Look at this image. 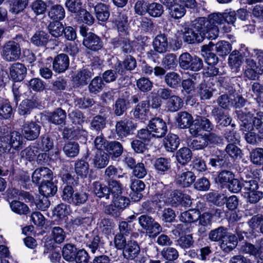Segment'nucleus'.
<instances>
[{
  "instance_id": "obj_1",
  "label": "nucleus",
  "mask_w": 263,
  "mask_h": 263,
  "mask_svg": "<svg viewBox=\"0 0 263 263\" xmlns=\"http://www.w3.org/2000/svg\"><path fill=\"white\" fill-rule=\"evenodd\" d=\"M23 138L17 131H13L6 136L0 137V153L15 154L22 148Z\"/></svg>"
},
{
  "instance_id": "obj_2",
  "label": "nucleus",
  "mask_w": 263,
  "mask_h": 263,
  "mask_svg": "<svg viewBox=\"0 0 263 263\" xmlns=\"http://www.w3.org/2000/svg\"><path fill=\"white\" fill-rule=\"evenodd\" d=\"M258 181L252 179L242 182V195L252 203L257 202L262 197V192L258 191Z\"/></svg>"
},
{
  "instance_id": "obj_3",
  "label": "nucleus",
  "mask_w": 263,
  "mask_h": 263,
  "mask_svg": "<svg viewBox=\"0 0 263 263\" xmlns=\"http://www.w3.org/2000/svg\"><path fill=\"white\" fill-rule=\"evenodd\" d=\"M3 58L7 62H13L20 59L21 49L20 43L14 40L7 42L1 51Z\"/></svg>"
},
{
  "instance_id": "obj_4",
  "label": "nucleus",
  "mask_w": 263,
  "mask_h": 263,
  "mask_svg": "<svg viewBox=\"0 0 263 263\" xmlns=\"http://www.w3.org/2000/svg\"><path fill=\"white\" fill-rule=\"evenodd\" d=\"M141 227L149 235L155 237L162 231V227L154 218L147 215H142L138 218Z\"/></svg>"
},
{
  "instance_id": "obj_5",
  "label": "nucleus",
  "mask_w": 263,
  "mask_h": 263,
  "mask_svg": "<svg viewBox=\"0 0 263 263\" xmlns=\"http://www.w3.org/2000/svg\"><path fill=\"white\" fill-rule=\"evenodd\" d=\"M166 203L174 207L179 205L189 207L192 202L190 196L186 194H183L179 190H174L171 192L167 197Z\"/></svg>"
},
{
  "instance_id": "obj_6",
  "label": "nucleus",
  "mask_w": 263,
  "mask_h": 263,
  "mask_svg": "<svg viewBox=\"0 0 263 263\" xmlns=\"http://www.w3.org/2000/svg\"><path fill=\"white\" fill-rule=\"evenodd\" d=\"M86 244L89 250L93 254L101 253L104 249V242L97 231H93L86 235Z\"/></svg>"
},
{
  "instance_id": "obj_7",
  "label": "nucleus",
  "mask_w": 263,
  "mask_h": 263,
  "mask_svg": "<svg viewBox=\"0 0 263 263\" xmlns=\"http://www.w3.org/2000/svg\"><path fill=\"white\" fill-rule=\"evenodd\" d=\"M147 127L152 132L155 138H160L164 137L167 131V127L165 121L159 117L151 119L148 122Z\"/></svg>"
},
{
  "instance_id": "obj_8",
  "label": "nucleus",
  "mask_w": 263,
  "mask_h": 263,
  "mask_svg": "<svg viewBox=\"0 0 263 263\" xmlns=\"http://www.w3.org/2000/svg\"><path fill=\"white\" fill-rule=\"evenodd\" d=\"M246 69L244 73L245 78L250 80H255L259 78V75L263 73V66L257 65L256 62L250 58H246Z\"/></svg>"
},
{
  "instance_id": "obj_9",
  "label": "nucleus",
  "mask_w": 263,
  "mask_h": 263,
  "mask_svg": "<svg viewBox=\"0 0 263 263\" xmlns=\"http://www.w3.org/2000/svg\"><path fill=\"white\" fill-rule=\"evenodd\" d=\"M136 125L130 119L125 118L116 122V132L117 135L121 138H124L135 129Z\"/></svg>"
},
{
  "instance_id": "obj_10",
  "label": "nucleus",
  "mask_w": 263,
  "mask_h": 263,
  "mask_svg": "<svg viewBox=\"0 0 263 263\" xmlns=\"http://www.w3.org/2000/svg\"><path fill=\"white\" fill-rule=\"evenodd\" d=\"M41 127L34 122H26L22 126L23 135L28 140L36 139L39 136Z\"/></svg>"
},
{
  "instance_id": "obj_11",
  "label": "nucleus",
  "mask_w": 263,
  "mask_h": 263,
  "mask_svg": "<svg viewBox=\"0 0 263 263\" xmlns=\"http://www.w3.org/2000/svg\"><path fill=\"white\" fill-rule=\"evenodd\" d=\"M52 178V172L47 167H41L36 168L32 175V182L36 184H42Z\"/></svg>"
},
{
  "instance_id": "obj_12",
  "label": "nucleus",
  "mask_w": 263,
  "mask_h": 263,
  "mask_svg": "<svg viewBox=\"0 0 263 263\" xmlns=\"http://www.w3.org/2000/svg\"><path fill=\"white\" fill-rule=\"evenodd\" d=\"M93 76L92 70L83 68L78 70L73 76V83L76 87L86 85L88 81Z\"/></svg>"
},
{
  "instance_id": "obj_13",
  "label": "nucleus",
  "mask_w": 263,
  "mask_h": 263,
  "mask_svg": "<svg viewBox=\"0 0 263 263\" xmlns=\"http://www.w3.org/2000/svg\"><path fill=\"white\" fill-rule=\"evenodd\" d=\"M180 169V166L177 167L176 183L183 187H189L195 181L196 176L192 172L189 171L181 173Z\"/></svg>"
},
{
  "instance_id": "obj_14",
  "label": "nucleus",
  "mask_w": 263,
  "mask_h": 263,
  "mask_svg": "<svg viewBox=\"0 0 263 263\" xmlns=\"http://www.w3.org/2000/svg\"><path fill=\"white\" fill-rule=\"evenodd\" d=\"M69 65V57L65 53H61L55 56L52 62L53 70L59 73L65 71Z\"/></svg>"
},
{
  "instance_id": "obj_15",
  "label": "nucleus",
  "mask_w": 263,
  "mask_h": 263,
  "mask_svg": "<svg viewBox=\"0 0 263 263\" xmlns=\"http://www.w3.org/2000/svg\"><path fill=\"white\" fill-rule=\"evenodd\" d=\"M181 31L183 35V41L188 44L200 43L204 39L201 33L199 34L193 28H190L186 25L182 26Z\"/></svg>"
},
{
  "instance_id": "obj_16",
  "label": "nucleus",
  "mask_w": 263,
  "mask_h": 263,
  "mask_svg": "<svg viewBox=\"0 0 263 263\" xmlns=\"http://www.w3.org/2000/svg\"><path fill=\"white\" fill-rule=\"evenodd\" d=\"M214 46H215V50L220 56L228 54L231 50V44L229 42L223 41L219 42L215 45L210 42L208 45L203 46L202 49L205 51H211L213 50Z\"/></svg>"
},
{
  "instance_id": "obj_17",
  "label": "nucleus",
  "mask_w": 263,
  "mask_h": 263,
  "mask_svg": "<svg viewBox=\"0 0 263 263\" xmlns=\"http://www.w3.org/2000/svg\"><path fill=\"white\" fill-rule=\"evenodd\" d=\"M83 45L92 51H98L103 46L101 39L93 33L89 32L86 38H84Z\"/></svg>"
},
{
  "instance_id": "obj_18",
  "label": "nucleus",
  "mask_w": 263,
  "mask_h": 263,
  "mask_svg": "<svg viewBox=\"0 0 263 263\" xmlns=\"http://www.w3.org/2000/svg\"><path fill=\"white\" fill-rule=\"evenodd\" d=\"M11 77L15 81H22L27 74V68L25 66L20 63L13 64L10 68Z\"/></svg>"
},
{
  "instance_id": "obj_19",
  "label": "nucleus",
  "mask_w": 263,
  "mask_h": 263,
  "mask_svg": "<svg viewBox=\"0 0 263 263\" xmlns=\"http://www.w3.org/2000/svg\"><path fill=\"white\" fill-rule=\"evenodd\" d=\"M140 252V248L137 241L133 240H128L127 245L123 250V256L128 259H133Z\"/></svg>"
},
{
  "instance_id": "obj_20",
  "label": "nucleus",
  "mask_w": 263,
  "mask_h": 263,
  "mask_svg": "<svg viewBox=\"0 0 263 263\" xmlns=\"http://www.w3.org/2000/svg\"><path fill=\"white\" fill-rule=\"evenodd\" d=\"M238 119L241 122L240 124L242 130H251L253 129L252 120L253 114L246 110H240L236 111Z\"/></svg>"
},
{
  "instance_id": "obj_21",
  "label": "nucleus",
  "mask_w": 263,
  "mask_h": 263,
  "mask_svg": "<svg viewBox=\"0 0 263 263\" xmlns=\"http://www.w3.org/2000/svg\"><path fill=\"white\" fill-rule=\"evenodd\" d=\"M112 21L114 22L119 32L123 33L127 29V17L121 12L117 11L112 15Z\"/></svg>"
},
{
  "instance_id": "obj_22",
  "label": "nucleus",
  "mask_w": 263,
  "mask_h": 263,
  "mask_svg": "<svg viewBox=\"0 0 263 263\" xmlns=\"http://www.w3.org/2000/svg\"><path fill=\"white\" fill-rule=\"evenodd\" d=\"M49 35L46 32L37 31L31 39V43L37 47H44L48 44L49 40Z\"/></svg>"
},
{
  "instance_id": "obj_23",
  "label": "nucleus",
  "mask_w": 263,
  "mask_h": 263,
  "mask_svg": "<svg viewBox=\"0 0 263 263\" xmlns=\"http://www.w3.org/2000/svg\"><path fill=\"white\" fill-rule=\"evenodd\" d=\"M155 50L159 53H163L167 51L168 48L167 39L164 34L157 35L153 42Z\"/></svg>"
},
{
  "instance_id": "obj_24",
  "label": "nucleus",
  "mask_w": 263,
  "mask_h": 263,
  "mask_svg": "<svg viewBox=\"0 0 263 263\" xmlns=\"http://www.w3.org/2000/svg\"><path fill=\"white\" fill-rule=\"evenodd\" d=\"M247 132L245 134V139L246 141L251 144L255 145L260 142L263 139V130L256 132L253 127L251 130H243Z\"/></svg>"
},
{
  "instance_id": "obj_25",
  "label": "nucleus",
  "mask_w": 263,
  "mask_h": 263,
  "mask_svg": "<svg viewBox=\"0 0 263 263\" xmlns=\"http://www.w3.org/2000/svg\"><path fill=\"white\" fill-rule=\"evenodd\" d=\"M183 104V101L180 97L173 95L166 102V109L170 112H175L180 109Z\"/></svg>"
},
{
  "instance_id": "obj_26",
  "label": "nucleus",
  "mask_w": 263,
  "mask_h": 263,
  "mask_svg": "<svg viewBox=\"0 0 263 263\" xmlns=\"http://www.w3.org/2000/svg\"><path fill=\"white\" fill-rule=\"evenodd\" d=\"M237 237L233 234H228L221 241L220 248L225 252L232 251L237 246Z\"/></svg>"
},
{
  "instance_id": "obj_27",
  "label": "nucleus",
  "mask_w": 263,
  "mask_h": 263,
  "mask_svg": "<svg viewBox=\"0 0 263 263\" xmlns=\"http://www.w3.org/2000/svg\"><path fill=\"white\" fill-rule=\"evenodd\" d=\"M49 17L54 21H60L65 16L64 8L60 5L52 6L48 11Z\"/></svg>"
},
{
  "instance_id": "obj_28",
  "label": "nucleus",
  "mask_w": 263,
  "mask_h": 263,
  "mask_svg": "<svg viewBox=\"0 0 263 263\" xmlns=\"http://www.w3.org/2000/svg\"><path fill=\"white\" fill-rule=\"evenodd\" d=\"M92 186L93 192L98 197L109 199V189H108V186H107L97 181L93 182Z\"/></svg>"
},
{
  "instance_id": "obj_29",
  "label": "nucleus",
  "mask_w": 263,
  "mask_h": 263,
  "mask_svg": "<svg viewBox=\"0 0 263 263\" xmlns=\"http://www.w3.org/2000/svg\"><path fill=\"white\" fill-rule=\"evenodd\" d=\"M192 157V153L190 148L184 147L180 148L176 154V158L178 163L182 165L189 162Z\"/></svg>"
},
{
  "instance_id": "obj_30",
  "label": "nucleus",
  "mask_w": 263,
  "mask_h": 263,
  "mask_svg": "<svg viewBox=\"0 0 263 263\" xmlns=\"http://www.w3.org/2000/svg\"><path fill=\"white\" fill-rule=\"evenodd\" d=\"M109 155L104 151H100L96 153L93 159V164L95 167L97 168H104L108 163Z\"/></svg>"
},
{
  "instance_id": "obj_31",
  "label": "nucleus",
  "mask_w": 263,
  "mask_h": 263,
  "mask_svg": "<svg viewBox=\"0 0 263 263\" xmlns=\"http://www.w3.org/2000/svg\"><path fill=\"white\" fill-rule=\"evenodd\" d=\"M95 11L97 18L102 22L106 21L110 16L109 6L99 3L95 7Z\"/></svg>"
},
{
  "instance_id": "obj_32",
  "label": "nucleus",
  "mask_w": 263,
  "mask_h": 263,
  "mask_svg": "<svg viewBox=\"0 0 263 263\" xmlns=\"http://www.w3.org/2000/svg\"><path fill=\"white\" fill-rule=\"evenodd\" d=\"M149 108V102L147 100L142 101L135 107L133 115L136 118L143 119L146 116Z\"/></svg>"
},
{
  "instance_id": "obj_33",
  "label": "nucleus",
  "mask_w": 263,
  "mask_h": 263,
  "mask_svg": "<svg viewBox=\"0 0 263 263\" xmlns=\"http://www.w3.org/2000/svg\"><path fill=\"white\" fill-rule=\"evenodd\" d=\"M180 140L178 137L173 134H168L164 140V145L168 152H173L178 147Z\"/></svg>"
},
{
  "instance_id": "obj_34",
  "label": "nucleus",
  "mask_w": 263,
  "mask_h": 263,
  "mask_svg": "<svg viewBox=\"0 0 263 263\" xmlns=\"http://www.w3.org/2000/svg\"><path fill=\"white\" fill-rule=\"evenodd\" d=\"M49 33L54 37L58 38L62 36L64 31V26L60 21L50 22L48 27Z\"/></svg>"
},
{
  "instance_id": "obj_35",
  "label": "nucleus",
  "mask_w": 263,
  "mask_h": 263,
  "mask_svg": "<svg viewBox=\"0 0 263 263\" xmlns=\"http://www.w3.org/2000/svg\"><path fill=\"white\" fill-rule=\"evenodd\" d=\"M177 121L181 128H186L190 126L193 122L192 115L186 111H181L178 114Z\"/></svg>"
},
{
  "instance_id": "obj_36",
  "label": "nucleus",
  "mask_w": 263,
  "mask_h": 263,
  "mask_svg": "<svg viewBox=\"0 0 263 263\" xmlns=\"http://www.w3.org/2000/svg\"><path fill=\"white\" fill-rule=\"evenodd\" d=\"M40 193L44 197L52 196L57 191V186L50 180L41 184L39 187Z\"/></svg>"
},
{
  "instance_id": "obj_37",
  "label": "nucleus",
  "mask_w": 263,
  "mask_h": 263,
  "mask_svg": "<svg viewBox=\"0 0 263 263\" xmlns=\"http://www.w3.org/2000/svg\"><path fill=\"white\" fill-rule=\"evenodd\" d=\"M242 57L238 51H233L229 55V64L236 72H238L239 68L242 64Z\"/></svg>"
},
{
  "instance_id": "obj_38",
  "label": "nucleus",
  "mask_w": 263,
  "mask_h": 263,
  "mask_svg": "<svg viewBox=\"0 0 263 263\" xmlns=\"http://www.w3.org/2000/svg\"><path fill=\"white\" fill-rule=\"evenodd\" d=\"M229 233L226 228L219 227L210 232L209 238L213 241H221Z\"/></svg>"
},
{
  "instance_id": "obj_39",
  "label": "nucleus",
  "mask_w": 263,
  "mask_h": 263,
  "mask_svg": "<svg viewBox=\"0 0 263 263\" xmlns=\"http://www.w3.org/2000/svg\"><path fill=\"white\" fill-rule=\"evenodd\" d=\"M146 11L151 16L158 17L163 13L164 8L162 4L153 2L147 4Z\"/></svg>"
},
{
  "instance_id": "obj_40",
  "label": "nucleus",
  "mask_w": 263,
  "mask_h": 263,
  "mask_svg": "<svg viewBox=\"0 0 263 263\" xmlns=\"http://www.w3.org/2000/svg\"><path fill=\"white\" fill-rule=\"evenodd\" d=\"M66 113L61 108L56 109L50 116V121L57 125L65 124Z\"/></svg>"
},
{
  "instance_id": "obj_41",
  "label": "nucleus",
  "mask_w": 263,
  "mask_h": 263,
  "mask_svg": "<svg viewBox=\"0 0 263 263\" xmlns=\"http://www.w3.org/2000/svg\"><path fill=\"white\" fill-rule=\"evenodd\" d=\"M106 151L112 158H117L121 155L123 148L122 145L118 141L109 142Z\"/></svg>"
},
{
  "instance_id": "obj_42",
  "label": "nucleus",
  "mask_w": 263,
  "mask_h": 263,
  "mask_svg": "<svg viewBox=\"0 0 263 263\" xmlns=\"http://www.w3.org/2000/svg\"><path fill=\"white\" fill-rule=\"evenodd\" d=\"M74 170L78 176L82 178H85L89 173V163L84 160H78L75 163Z\"/></svg>"
},
{
  "instance_id": "obj_43",
  "label": "nucleus",
  "mask_w": 263,
  "mask_h": 263,
  "mask_svg": "<svg viewBox=\"0 0 263 263\" xmlns=\"http://www.w3.org/2000/svg\"><path fill=\"white\" fill-rule=\"evenodd\" d=\"M205 134L196 136L191 142L190 146L194 150L203 149L208 146Z\"/></svg>"
},
{
  "instance_id": "obj_44",
  "label": "nucleus",
  "mask_w": 263,
  "mask_h": 263,
  "mask_svg": "<svg viewBox=\"0 0 263 263\" xmlns=\"http://www.w3.org/2000/svg\"><path fill=\"white\" fill-rule=\"evenodd\" d=\"M199 217L198 210H190L182 213L179 216L180 220L185 223H192L196 221Z\"/></svg>"
},
{
  "instance_id": "obj_45",
  "label": "nucleus",
  "mask_w": 263,
  "mask_h": 263,
  "mask_svg": "<svg viewBox=\"0 0 263 263\" xmlns=\"http://www.w3.org/2000/svg\"><path fill=\"white\" fill-rule=\"evenodd\" d=\"M78 252L77 249L73 245L68 243L63 247L62 255L65 260L73 261Z\"/></svg>"
},
{
  "instance_id": "obj_46",
  "label": "nucleus",
  "mask_w": 263,
  "mask_h": 263,
  "mask_svg": "<svg viewBox=\"0 0 263 263\" xmlns=\"http://www.w3.org/2000/svg\"><path fill=\"white\" fill-rule=\"evenodd\" d=\"M164 81L169 87L176 88L179 86L181 78L177 73L172 71L168 72L165 76Z\"/></svg>"
},
{
  "instance_id": "obj_47",
  "label": "nucleus",
  "mask_w": 263,
  "mask_h": 263,
  "mask_svg": "<svg viewBox=\"0 0 263 263\" xmlns=\"http://www.w3.org/2000/svg\"><path fill=\"white\" fill-rule=\"evenodd\" d=\"M10 206L13 212L20 215H26L29 211L27 204L18 200H13L10 203Z\"/></svg>"
},
{
  "instance_id": "obj_48",
  "label": "nucleus",
  "mask_w": 263,
  "mask_h": 263,
  "mask_svg": "<svg viewBox=\"0 0 263 263\" xmlns=\"http://www.w3.org/2000/svg\"><path fill=\"white\" fill-rule=\"evenodd\" d=\"M208 20L205 17H199L196 19L193 23V29L204 38V33L206 28L209 27V24H207Z\"/></svg>"
},
{
  "instance_id": "obj_49",
  "label": "nucleus",
  "mask_w": 263,
  "mask_h": 263,
  "mask_svg": "<svg viewBox=\"0 0 263 263\" xmlns=\"http://www.w3.org/2000/svg\"><path fill=\"white\" fill-rule=\"evenodd\" d=\"M129 102L123 98H118L113 106L114 114L121 116L126 112Z\"/></svg>"
},
{
  "instance_id": "obj_50",
  "label": "nucleus",
  "mask_w": 263,
  "mask_h": 263,
  "mask_svg": "<svg viewBox=\"0 0 263 263\" xmlns=\"http://www.w3.org/2000/svg\"><path fill=\"white\" fill-rule=\"evenodd\" d=\"M79 145L76 142H68L63 147L65 154L69 157L77 156L79 153Z\"/></svg>"
},
{
  "instance_id": "obj_51",
  "label": "nucleus",
  "mask_w": 263,
  "mask_h": 263,
  "mask_svg": "<svg viewBox=\"0 0 263 263\" xmlns=\"http://www.w3.org/2000/svg\"><path fill=\"white\" fill-rule=\"evenodd\" d=\"M162 65L166 69H173L177 65V57L175 54L168 53L162 60Z\"/></svg>"
},
{
  "instance_id": "obj_52",
  "label": "nucleus",
  "mask_w": 263,
  "mask_h": 263,
  "mask_svg": "<svg viewBox=\"0 0 263 263\" xmlns=\"http://www.w3.org/2000/svg\"><path fill=\"white\" fill-rule=\"evenodd\" d=\"M104 83L101 77L94 78L88 85V90L91 93L97 94L100 92L104 87Z\"/></svg>"
},
{
  "instance_id": "obj_53",
  "label": "nucleus",
  "mask_w": 263,
  "mask_h": 263,
  "mask_svg": "<svg viewBox=\"0 0 263 263\" xmlns=\"http://www.w3.org/2000/svg\"><path fill=\"white\" fill-rule=\"evenodd\" d=\"M177 245L185 250L191 248L194 243L192 234H185L180 236L176 241Z\"/></svg>"
},
{
  "instance_id": "obj_54",
  "label": "nucleus",
  "mask_w": 263,
  "mask_h": 263,
  "mask_svg": "<svg viewBox=\"0 0 263 263\" xmlns=\"http://www.w3.org/2000/svg\"><path fill=\"white\" fill-rule=\"evenodd\" d=\"M114 44L116 47H121L125 53H130L133 51L132 43L127 39L120 37L114 41Z\"/></svg>"
},
{
  "instance_id": "obj_55",
  "label": "nucleus",
  "mask_w": 263,
  "mask_h": 263,
  "mask_svg": "<svg viewBox=\"0 0 263 263\" xmlns=\"http://www.w3.org/2000/svg\"><path fill=\"white\" fill-rule=\"evenodd\" d=\"M106 125V118L101 116H96L90 123L91 128L98 132L101 131Z\"/></svg>"
},
{
  "instance_id": "obj_56",
  "label": "nucleus",
  "mask_w": 263,
  "mask_h": 263,
  "mask_svg": "<svg viewBox=\"0 0 263 263\" xmlns=\"http://www.w3.org/2000/svg\"><path fill=\"white\" fill-rule=\"evenodd\" d=\"M109 195H112V198L123 195V190L121 184L116 180H112L109 182Z\"/></svg>"
},
{
  "instance_id": "obj_57",
  "label": "nucleus",
  "mask_w": 263,
  "mask_h": 263,
  "mask_svg": "<svg viewBox=\"0 0 263 263\" xmlns=\"http://www.w3.org/2000/svg\"><path fill=\"white\" fill-rule=\"evenodd\" d=\"M213 89L208 86L205 83H202L198 88V93L201 100L210 99L213 96Z\"/></svg>"
},
{
  "instance_id": "obj_58",
  "label": "nucleus",
  "mask_w": 263,
  "mask_h": 263,
  "mask_svg": "<svg viewBox=\"0 0 263 263\" xmlns=\"http://www.w3.org/2000/svg\"><path fill=\"white\" fill-rule=\"evenodd\" d=\"M250 159L253 163L261 165L263 163V148H256L250 152Z\"/></svg>"
},
{
  "instance_id": "obj_59",
  "label": "nucleus",
  "mask_w": 263,
  "mask_h": 263,
  "mask_svg": "<svg viewBox=\"0 0 263 263\" xmlns=\"http://www.w3.org/2000/svg\"><path fill=\"white\" fill-rule=\"evenodd\" d=\"M203 67V61L201 59L194 55L189 61V64L186 66V70H189L193 71H198Z\"/></svg>"
},
{
  "instance_id": "obj_60",
  "label": "nucleus",
  "mask_w": 263,
  "mask_h": 263,
  "mask_svg": "<svg viewBox=\"0 0 263 263\" xmlns=\"http://www.w3.org/2000/svg\"><path fill=\"white\" fill-rule=\"evenodd\" d=\"M161 254L166 260H175L179 257L178 251L175 248L171 247L164 248L161 251Z\"/></svg>"
},
{
  "instance_id": "obj_61",
  "label": "nucleus",
  "mask_w": 263,
  "mask_h": 263,
  "mask_svg": "<svg viewBox=\"0 0 263 263\" xmlns=\"http://www.w3.org/2000/svg\"><path fill=\"white\" fill-rule=\"evenodd\" d=\"M169 10V14L172 17L175 19H179L181 18L185 14V9L184 8L177 3L173 7L168 8Z\"/></svg>"
},
{
  "instance_id": "obj_62",
  "label": "nucleus",
  "mask_w": 263,
  "mask_h": 263,
  "mask_svg": "<svg viewBox=\"0 0 263 263\" xmlns=\"http://www.w3.org/2000/svg\"><path fill=\"white\" fill-rule=\"evenodd\" d=\"M51 236L57 243H61L65 240L66 233L62 228L54 227L52 229Z\"/></svg>"
},
{
  "instance_id": "obj_63",
  "label": "nucleus",
  "mask_w": 263,
  "mask_h": 263,
  "mask_svg": "<svg viewBox=\"0 0 263 263\" xmlns=\"http://www.w3.org/2000/svg\"><path fill=\"white\" fill-rule=\"evenodd\" d=\"M207 199L214 204L221 206L226 203L227 198L224 194L209 193L207 195Z\"/></svg>"
},
{
  "instance_id": "obj_64",
  "label": "nucleus",
  "mask_w": 263,
  "mask_h": 263,
  "mask_svg": "<svg viewBox=\"0 0 263 263\" xmlns=\"http://www.w3.org/2000/svg\"><path fill=\"white\" fill-rule=\"evenodd\" d=\"M53 146L52 140L47 135H44L41 138V141L38 142V148L43 151L47 152L51 149Z\"/></svg>"
}]
</instances>
